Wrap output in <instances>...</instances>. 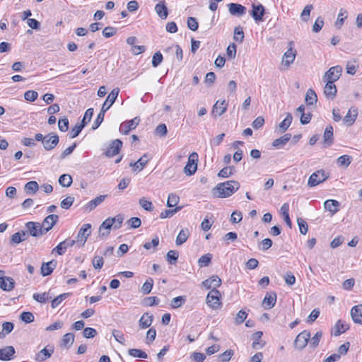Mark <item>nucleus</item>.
Returning <instances> with one entry per match:
<instances>
[{
	"mask_svg": "<svg viewBox=\"0 0 362 362\" xmlns=\"http://www.w3.org/2000/svg\"><path fill=\"white\" fill-rule=\"evenodd\" d=\"M179 257V253L176 250H170L166 255V260L171 264H175Z\"/></svg>",
	"mask_w": 362,
	"mask_h": 362,
	"instance_id": "49530a36",
	"label": "nucleus"
},
{
	"mask_svg": "<svg viewBox=\"0 0 362 362\" xmlns=\"http://www.w3.org/2000/svg\"><path fill=\"white\" fill-rule=\"evenodd\" d=\"M342 67L341 66H335L331 67L325 72L323 80L324 81H337L341 76Z\"/></svg>",
	"mask_w": 362,
	"mask_h": 362,
	"instance_id": "6e6552de",
	"label": "nucleus"
},
{
	"mask_svg": "<svg viewBox=\"0 0 362 362\" xmlns=\"http://www.w3.org/2000/svg\"><path fill=\"white\" fill-rule=\"evenodd\" d=\"M313 8V6L311 4H308V5L305 6V7L303 10L301 15H300L303 21H308V19L310 18V11Z\"/></svg>",
	"mask_w": 362,
	"mask_h": 362,
	"instance_id": "e2e57ef3",
	"label": "nucleus"
},
{
	"mask_svg": "<svg viewBox=\"0 0 362 362\" xmlns=\"http://www.w3.org/2000/svg\"><path fill=\"white\" fill-rule=\"evenodd\" d=\"M310 339V332L304 330L299 333L295 339L294 346L299 350L303 349L308 344Z\"/></svg>",
	"mask_w": 362,
	"mask_h": 362,
	"instance_id": "0eeeda50",
	"label": "nucleus"
},
{
	"mask_svg": "<svg viewBox=\"0 0 362 362\" xmlns=\"http://www.w3.org/2000/svg\"><path fill=\"white\" fill-rule=\"evenodd\" d=\"M139 122L140 119L136 117L132 119L122 122L119 127V132L124 134H128L131 130L134 129L138 126Z\"/></svg>",
	"mask_w": 362,
	"mask_h": 362,
	"instance_id": "9d476101",
	"label": "nucleus"
},
{
	"mask_svg": "<svg viewBox=\"0 0 362 362\" xmlns=\"http://www.w3.org/2000/svg\"><path fill=\"white\" fill-rule=\"evenodd\" d=\"M234 173V167L227 166L222 168L218 173V176L221 177H228Z\"/></svg>",
	"mask_w": 362,
	"mask_h": 362,
	"instance_id": "864d4df0",
	"label": "nucleus"
},
{
	"mask_svg": "<svg viewBox=\"0 0 362 362\" xmlns=\"http://www.w3.org/2000/svg\"><path fill=\"white\" fill-rule=\"evenodd\" d=\"M122 146V142L119 139L113 140L110 147L105 151V156L107 157H113L118 154Z\"/></svg>",
	"mask_w": 362,
	"mask_h": 362,
	"instance_id": "4468645a",
	"label": "nucleus"
},
{
	"mask_svg": "<svg viewBox=\"0 0 362 362\" xmlns=\"http://www.w3.org/2000/svg\"><path fill=\"white\" fill-rule=\"evenodd\" d=\"M57 264V261L54 259L48 262L43 263L41 267V274L43 276L50 275L52 273L54 268L56 267Z\"/></svg>",
	"mask_w": 362,
	"mask_h": 362,
	"instance_id": "393cba45",
	"label": "nucleus"
},
{
	"mask_svg": "<svg viewBox=\"0 0 362 362\" xmlns=\"http://www.w3.org/2000/svg\"><path fill=\"white\" fill-rule=\"evenodd\" d=\"M112 226H114L112 224V220H111L110 218H107L100 226V234L102 236L107 235L110 233V230Z\"/></svg>",
	"mask_w": 362,
	"mask_h": 362,
	"instance_id": "c756f323",
	"label": "nucleus"
},
{
	"mask_svg": "<svg viewBox=\"0 0 362 362\" xmlns=\"http://www.w3.org/2000/svg\"><path fill=\"white\" fill-rule=\"evenodd\" d=\"M91 225L90 223H86L82 226L78 233L76 236L77 243H81V245H84L90 233Z\"/></svg>",
	"mask_w": 362,
	"mask_h": 362,
	"instance_id": "f8f14e48",
	"label": "nucleus"
},
{
	"mask_svg": "<svg viewBox=\"0 0 362 362\" xmlns=\"http://www.w3.org/2000/svg\"><path fill=\"white\" fill-rule=\"evenodd\" d=\"M33 298L35 300L40 303H45L52 298V296L49 292H44L42 293H34Z\"/></svg>",
	"mask_w": 362,
	"mask_h": 362,
	"instance_id": "f704fd0d",
	"label": "nucleus"
},
{
	"mask_svg": "<svg viewBox=\"0 0 362 362\" xmlns=\"http://www.w3.org/2000/svg\"><path fill=\"white\" fill-rule=\"evenodd\" d=\"M106 111H107V108H105L104 107H101L100 112L98 115L97 118L95 119V120L93 124V127H92L93 129H96L97 128H98V127L100 125V124L103 122L105 113Z\"/></svg>",
	"mask_w": 362,
	"mask_h": 362,
	"instance_id": "a19ab883",
	"label": "nucleus"
},
{
	"mask_svg": "<svg viewBox=\"0 0 362 362\" xmlns=\"http://www.w3.org/2000/svg\"><path fill=\"white\" fill-rule=\"evenodd\" d=\"M291 138V134H285L282 136L275 139L272 145L276 148H281L284 146Z\"/></svg>",
	"mask_w": 362,
	"mask_h": 362,
	"instance_id": "72a5a7b5",
	"label": "nucleus"
},
{
	"mask_svg": "<svg viewBox=\"0 0 362 362\" xmlns=\"http://www.w3.org/2000/svg\"><path fill=\"white\" fill-rule=\"evenodd\" d=\"M324 143L326 146H329L333 143V127L331 125L325 128L323 134Z\"/></svg>",
	"mask_w": 362,
	"mask_h": 362,
	"instance_id": "2f4dec72",
	"label": "nucleus"
},
{
	"mask_svg": "<svg viewBox=\"0 0 362 362\" xmlns=\"http://www.w3.org/2000/svg\"><path fill=\"white\" fill-rule=\"evenodd\" d=\"M227 103L225 100L222 101H216V103L214 105L211 114L214 117L221 116L224 114L227 110Z\"/></svg>",
	"mask_w": 362,
	"mask_h": 362,
	"instance_id": "2eb2a0df",
	"label": "nucleus"
},
{
	"mask_svg": "<svg viewBox=\"0 0 362 362\" xmlns=\"http://www.w3.org/2000/svg\"><path fill=\"white\" fill-rule=\"evenodd\" d=\"M234 352L231 349L226 350L218 356V358L221 362H228L233 356Z\"/></svg>",
	"mask_w": 362,
	"mask_h": 362,
	"instance_id": "bf43d9fd",
	"label": "nucleus"
},
{
	"mask_svg": "<svg viewBox=\"0 0 362 362\" xmlns=\"http://www.w3.org/2000/svg\"><path fill=\"white\" fill-rule=\"evenodd\" d=\"M322 337V332L321 331H318L315 333V334L310 338V346L313 349L316 348L319 345V342Z\"/></svg>",
	"mask_w": 362,
	"mask_h": 362,
	"instance_id": "5fc2aeb1",
	"label": "nucleus"
},
{
	"mask_svg": "<svg viewBox=\"0 0 362 362\" xmlns=\"http://www.w3.org/2000/svg\"><path fill=\"white\" fill-rule=\"evenodd\" d=\"M15 281L11 277H0V288L6 291H10L14 288Z\"/></svg>",
	"mask_w": 362,
	"mask_h": 362,
	"instance_id": "4be33fe9",
	"label": "nucleus"
},
{
	"mask_svg": "<svg viewBox=\"0 0 362 362\" xmlns=\"http://www.w3.org/2000/svg\"><path fill=\"white\" fill-rule=\"evenodd\" d=\"M297 223L299 226L300 233L305 235L308 232V224L302 218H297Z\"/></svg>",
	"mask_w": 362,
	"mask_h": 362,
	"instance_id": "774afa93",
	"label": "nucleus"
},
{
	"mask_svg": "<svg viewBox=\"0 0 362 362\" xmlns=\"http://www.w3.org/2000/svg\"><path fill=\"white\" fill-rule=\"evenodd\" d=\"M72 177L68 174H63L59 178V183L64 187H68L72 184Z\"/></svg>",
	"mask_w": 362,
	"mask_h": 362,
	"instance_id": "ea45409f",
	"label": "nucleus"
},
{
	"mask_svg": "<svg viewBox=\"0 0 362 362\" xmlns=\"http://www.w3.org/2000/svg\"><path fill=\"white\" fill-rule=\"evenodd\" d=\"M234 40L238 42H243L244 40V32L243 28L240 25L236 26L234 29Z\"/></svg>",
	"mask_w": 362,
	"mask_h": 362,
	"instance_id": "a18cd8bd",
	"label": "nucleus"
},
{
	"mask_svg": "<svg viewBox=\"0 0 362 362\" xmlns=\"http://www.w3.org/2000/svg\"><path fill=\"white\" fill-rule=\"evenodd\" d=\"M139 204L146 211H152L153 210L152 202L147 200L145 197L139 199Z\"/></svg>",
	"mask_w": 362,
	"mask_h": 362,
	"instance_id": "3c124183",
	"label": "nucleus"
},
{
	"mask_svg": "<svg viewBox=\"0 0 362 362\" xmlns=\"http://www.w3.org/2000/svg\"><path fill=\"white\" fill-rule=\"evenodd\" d=\"M129 354L132 357L140 358H147L148 355L141 349H130L128 351Z\"/></svg>",
	"mask_w": 362,
	"mask_h": 362,
	"instance_id": "de8ad7c7",
	"label": "nucleus"
},
{
	"mask_svg": "<svg viewBox=\"0 0 362 362\" xmlns=\"http://www.w3.org/2000/svg\"><path fill=\"white\" fill-rule=\"evenodd\" d=\"M352 160V158L348 155L341 156L337 158V164L340 167L347 168Z\"/></svg>",
	"mask_w": 362,
	"mask_h": 362,
	"instance_id": "79ce46f5",
	"label": "nucleus"
},
{
	"mask_svg": "<svg viewBox=\"0 0 362 362\" xmlns=\"http://www.w3.org/2000/svg\"><path fill=\"white\" fill-rule=\"evenodd\" d=\"M153 281L152 279L146 280L141 287V291L144 294H148L153 288Z\"/></svg>",
	"mask_w": 362,
	"mask_h": 362,
	"instance_id": "13d9d810",
	"label": "nucleus"
},
{
	"mask_svg": "<svg viewBox=\"0 0 362 362\" xmlns=\"http://www.w3.org/2000/svg\"><path fill=\"white\" fill-rule=\"evenodd\" d=\"M334 336H339L342 333H344L349 329V325L346 323L344 321L339 320L334 325Z\"/></svg>",
	"mask_w": 362,
	"mask_h": 362,
	"instance_id": "c85d7f7f",
	"label": "nucleus"
},
{
	"mask_svg": "<svg viewBox=\"0 0 362 362\" xmlns=\"http://www.w3.org/2000/svg\"><path fill=\"white\" fill-rule=\"evenodd\" d=\"M240 188V183L236 180H229L218 184L214 189L213 192L216 197L226 198L230 197Z\"/></svg>",
	"mask_w": 362,
	"mask_h": 362,
	"instance_id": "f257e3e1",
	"label": "nucleus"
},
{
	"mask_svg": "<svg viewBox=\"0 0 362 362\" xmlns=\"http://www.w3.org/2000/svg\"><path fill=\"white\" fill-rule=\"evenodd\" d=\"M221 293L217 289H212L206 296V304L214 308L217 309L221 305Z\"/></svg>",
	"mask_w": 362,
	"mask_h": 362,
	"instance_id": "20e7f679",
	"label": "nucleus"
},
{
	"mask_svg": "<svg viewBox=\"0 0 362 362\" xmlns=\"http://www.w3.org/2000/svg\"><path fill=\"white\" fill-rule=\"evenodd\" d=\"M326 84L324 88V93L325 96L329 99H334L337 95V89L332 81H325Z\"/></svg>",
	"mask_w": 362,
	"mask_h": 362,
	"instance_id": "a211bd4d",
	"label": "nucleus"
},
{
	"mask_svg": "<svg viewBox=\"0 0 362 362\" xmlns=\"http://www.w3.org/2000/svg\"><path fill=\"white\" fill-rule=\"evenodd\" d=\"M93 108H88L83 115V119L81 121V125H83L85 127L88 122H89L93 117Z\"/></svg>",
	"mask_w": 362,
	"mask_h": 362,
	"instance_id": "052dcab7",
	"label": "nucleus"
},
{
	"mask_svg": "<svg viewBox=\"0 0 362 362\" xmlns=\"http://www.w3.org/2000/svg\"><path fill=\"white\" fill-rule=\"evenodd\" d=\"M292 115L291 113H287L286 118L279 124L281 132H285L291 125L292 122Z\"/></svg>",
	"mask_w": 362,
	"mask_h": 362,
	"instance_id": "c03bdc74",
	"label": "nucleus"
},
{
	"mask_svg": "<svg viewBox=\"0 0 362 362\" xmlns=\"http://www.w3.org/2000/svg\"><path fill=\"white\" fill-rule=\"evenodd\" d=\"M189 235V230L187 228L182 229L176 238V245H181L186 242Z\"/></svg>",
	"mask_w": 362,
	"mask_h": 362,
	"instance_id": "c9c22d12",
	"label": "nucleus"
},
{
	"mask_svg": "<svg viewBox=\"0 0 362 362\" xmlns=\"http://www.w3.org/2000/svg\"><path fill=\"white\" fill-rule=\"evenodd\" d=\"M149 159V156L145 153L137 161L130 163L129 165L133 168L134 171L140 172L148 163Z\"/></svg>",
	"mask_w": 362,
	"mask_h": 362,
	"instance_id": "dca6fc26",
	"label": "nucleus"
},
{
	"mask_svg": "<svg viewBox=\"0 0 362 362\" xmlns=\"http://www.w3.org/2000/svg\"><path fill=\"white\" fill-rule=\"evenodd\" d=\"M15 352V349L12 346H7L0 349V360L9 361L12 359Z\"/></svg>",
	"mask_w": 362,
	"mask_h": 362,
	"instance_id": "aec40b11",
	"label": "nucleus"
},
{
	"mask_svg": "<svg viewBox=\"0 0 362 362\" xmlns=\"http://www.w3.org/2000/svg\"><path fill=\"white\" fill-rule=\"evenodd\" d=\"M71 296V293H64L59 295L54 299H52L51 302V306L52 308H56L57 306L60 305V303L65 300L66 298Z\"/></svg>",
	"mask_w": 362,
	"mask_h": 362,
	"instance_id": "58836bf2",
	"label": "nucleus"
},
{
	"mask_svg": "<svg viewBox=\"0 0 362 362\" xmlns=\"http://www.w3.org/2000/svg\"><path fill=\"white\" fill-rule=\"evenodd\" d=\"M119 92V89L116 88H114L107 95L105 101L103 104L102 107L107 108V110L110 109V107L113 105L115 101L116 100L118 94Z\"/></svg>",
	"mask_w": 362,
	"mask_h": 362,
	"instance_id": "412c9836",
	"label": "nucleus"
},
{
	"mask_svg": "<svg viewBox=\"0 0 362 362\" xmlns=\"http://www.w3.org/2000/svg\"><path fill=\"white\" fill-rule=\"evenodd\" d=\"M66 250V243L62 241L52 250V253L57 252L59 255H62L65 253Z\"/></svg>",
	"mask_w": 362,
	"mask_h": 362,
	"instance_id": "69168bd1",
	"label": "nucleus"
},
{
	"mask_svg": "<svg viewBox=\"0 0 362 362\" xmlns=\"http://www.w3.org/2000/svg\"><path fill=\"white\" fill-rule=\"evenodd\" d=\"M74 202V197L69 196L61 202V207L64 209H68L71 207Z\"/></svg>",
	"mask_w": 362,
	"mask_h": 362,
	"instance_id": "338daca9",
	"label": "nucleus"
},
{
	"mask_svg": "<svg viewBox=\"0 0 362 362\" xmlns=\"http://www.w3.org/2000/svg\"><path fill=\"white\" fill-rule=\"evenodd\" d=\"M59 220V216L56 214H50L47 216L40 223L42 228L45 234L49 231Z\"/></svg>",
	"mask_w": 362,
	"mask_h": 362,
	"instance_id": "9b49d317",
	"label": "nucleus"
},
{
	"mask_svg": "<svg viewBox=\"0 0 362 362\" xmlns=\"http://www.w3.org/2000/svg\"><path fill=\"white\" fill-rule=\"evenodd\" d=\"M180 198L175 194L171 193L168 195V201H167V206L173 207L177 204L179 202Z\"/></svg>",
	"mask_w": 362,
	"mask_h": 362,
	"instance_id": "6e6d98bb",
	"label": "nucleus"
},
{
	"mask_svg": "<svg viewBox=\"0 0 362 362\" xmlns=\"http://www.w3.org/2000/svg\"><path fill=\"white\" fill-rule=\"evenodd\" d=\"M264 7L262 4H252V10L250 14L255 21H262L264 15Z\"/></svg>",
	"mask_w": 362,
	"mask_h": 362,
	"instance_id": "f3484780",
	"label": "nucleus"
},
{
	"mask_svg": "<svg viewBox=\"0 0 362 362\" xmlns=\"http://www.w3.org/2000/svg\"><path fill=\"white\" fill-rule=\"evenodd\" d=\"M186 300V297L184 296H180L174 298L170 303V306L173 308H178L182 305V304L185 303Z\"/></svg>",
	"mask_w": 362,
	"mask_h": 362,
	"instance_id": "09e8293b",
	"label": "nucleus"
},
{
	"mask_svg": "<svg viewBox=\"0 0 362 362\" xmlns=\"http://www.w3.org/2000/svg\"><path fill=\"white\" fill-rule=\"evenodd\" d=\"M305 100V103L308 105H313L314 103H315L317 101V97L315 92L311 88L308 89L306 93Z\"/></svg>",
	"mask_w": 362,
	"mask_h": 362,
	"instance_id": "4c0bfd02",
	"label": "nucleus"
},
{
	"mask_svg": "<svg viewBox=\"0 0 362 362\" xmlns=\"http://www.w3.org/2000/svg\"><path fill=\"white\" fill-rule=\"evenodd\" d=\"M198 154L192 152L188 157L187 165L184 168V173L187 176L193 175L197 170Z\"/></svg>",
	"mask_w": 362,
	"mask_h": 362,
	"instance_id": "f03ea898",
	"label": "nucleus"
},
{
	"mask_svg": "<svg viewBox=\"0 0 362 362\" xmlns=\"http://www.w3.org/2000/svg\"><path fill=\"white\" fill-rule=\"evenodd\" d=\"M155 11L157 15L161 19H166L168 16V10L165 1H159L155 6Z\"/></svg>",
	"mask_w": 362,
	"mask_h": 362,
	"instance_id": "b1692460",
	"label": "nucleus"
},
{
	"mask_svg": "<svg viewBox=\"0 0 362 362\" xmlns=\"http://www.w3.org/2000/svg\"><path fill=\"white\" fill-rule=\"evenodd\" d=\"M112 334L117 342L123 345L125 344L124 336L121 331L113 329L112 331Z\"/></svg>",
	"mask_w": 362,
	"mask_h": 362,
	"instance_id": "4d7b16f0",
	"label": "nucleus"
},
{
	"mask_svg": "<svg viewBox=\"0 0 362 362\" xmlns=\"http://www.w3.org/2000/svg\"><path fill=\"white\" fill-rule=\"evenodd\" d=\"M107 195H100L95 199L88 202L84 206L86 211L90 212L93 211L96 206L100 204L107 197Z\"/></svg>",
	"mask_w": 362,
	"mask_h": 362,
	"instance_id": "5701e85b",
	"label": "nucleus"
},
{
	"mask_svg": "<svg viewBox=\"0 0 362 362\" xmlns=\"http://www.w3.org/2000/svg\"><path fill=\"white\" fill-rule=\"evenodd\" d=\"M339 202L334 199H328L324 202V207L326 210L334 215L339 211Z\"/></svg>",
	"mask_w": 362,
	"mask_h": 362,
	"instance_id": "cd10ccee",
	"label": "nucleus"
},
{
	"mask_svg": "<svg viewBox=\"0 0 362 362\" xmlns=\"http://www.w3.org/2000/svg\"><path fill=\"white\" fill-rule=\"evenodd\" d=\"M39 189L36 181H30L25 185V190L28 194H35Z\"/></svg>",
	"mask_w": 362,
	"mask_h": 362,
	"instance_id": "37998d69",
	"label": "nucleus"
},
{
	"mask_svg": "<svg viewBox=\"0 0 362 362\" xmlns=\"http://www.w3.org/2000/svg\"><path fill=\"white\" fill-rule=\"evenodd\" d=\"M358 115L357 110L350 109L346 116L344 117V122L348 126H351L355 122Z\"/></svg>",
	"mask_w": 362,
	"mask_h": 362,
	"instance_id": "473e14b6",
	"label": "nucleus"
},
{
	"mask_svg": "<svg viewBox=\"0 0 362 362\" xmlns=\"http://www.w3.org/2000/svg\"><path fill=\"white\" fill-rule=\"evenodd\" d=\"M276 301V293L275 292H272L271 293L266 295L262 301V304L266 309H271L275 305Z\"/></svg>",
	"mask_w": 362,
	"mask_h": 362,
	"instance_id": "a878e982",
	"label": "nucleus"
},
{
	"mask_svg": "<svg viewBox=\"0 0 362 362\" xmlns=\"http://www.w3.org/2000/svg\"><path fill=\"white\" fill-rule=\"evenodd\" d=\"M351 316L355 323L362 325V304L355 305L351 308Z\"/></svg>",
	"mask_w": 362,
	"mask_h": 362,
	"instance_id": "6ab92c4d",
	"label": "nucleus"
},
{
	"mask_svg": "<svg viewBox=\"0 0 362 362\" xmlns=\"http://www.w3.org/2000/svg\"><path fill=\"white\" fill-rule=\"evenodd\" d=\"M187 27L192 31H196L199 28L197 19L194 17H189L187 21Z\"/></svg>",
	"mask_w": 362,
	"mask_h": 362,
	"instance_id": "0e129e2a",
	"label": "nucleus"
},
{
	"mask_svg": "<svg viewBox=\"0 0 362 362\" xmlns=\"http://www.w3.org/2000/svg\"><path fill=\"white\" fill-rule=\"evenodd\" d=\"M54 346L52 344H48L44 349L37 353L35 359L38 362L45 361L51 357L52 354L54 353Z\"/></svg>",
	"mask_w": 362,
	"mask_h": 362,
	"instance_id": "1a4fd4ad",
	"label": "nucleus"
},
{
	"mask_svg": "<svg viewBox=\"0 0 362 362\" xmlns=\"http://www.w3.org/2000/svg\"><path fill=\"white\" fill-rule=\"evenodd\" d=\"M58 128L61 132H65L69 129V119L67 117L59 119L58 121Z\"/></svg>",
	"mask_w": 362,
	"mask_h": 362,
	"instance_id": "680f3d73",
	"label": "nucleus"
},
{
	"mask_svg": "<svg viewBox=\"0 0 362 362\" xmlns=\"http://www.w3.org/2000/svg\"><path fill=\"white\" fill-rule=\"evenodd\" d=\"M59 139L55 133H49L45 135V139L42 141V146L45 150L52 151L59 144Z\"/></svg>",
	"mask_w": 362,
	"mask_h": 362,
	"instance_id": "39448f33",
	"label": "nucleus"
},
{
	"mask_svg": "<svg viewBox=\"0 0 362 362\" xmlns=\"http://www.w3.org/2000/svg\"><path fill=\"white\" fill-rule=\"evenodd\" d=\"M328 178L323 170H317L313 173L309 177L308 185L310 187H315L323 182Z\"/></svg>",
	"mask_w": 362,
	"mask_h": 362,
	"instance_id": "423d86ee",
	"label": "nucleus"
},
{
	"mask_svg": "<svg viewBox=\"0 0 362 362\" xmlns=\"http://www.w3.org/2000/svg\"><path fill=\"white\" fill-rule=\"evenodd\" d=\"M153 320V316L152 315H150L148 313H145L143 314V315L141 317L139 321V325L141 329H146L149 327Z\"/></svg>",
	"mask_w": 362,
	"mask_h": 362,
	"instance_id": "bb28decb",
	"label": "nucleus"
},
{
	"mask_svg": "<svg viewBox=\"0 0 362 362\" xmlns=\"http://www.w3.org/2000/svg\"><path fill=\"white\" fill-rule=\"evenodd\" d=\"M25 227L32 237L40 238L45 234L39 222L29 221L25 223Z\"/></svg>",
	"mask_w": 362,
	"mask_h": 362,
	"instance_id": "7ed1b4c3",
	"label": "nucleus"
},
{
	"mask_svg": "<svg viewBox=\"0 0 362 362\" xmlns=\"http://www.w3.org/2000/svg\"><path fill=\"white\" fill-rule=\"evenodd\" d=\"M182 209V206H177L174 209H165L161 212L160 217V218H166L172 217L177 212L180 211Z\"/></svg>",
	"mask_w": 362,
	"mask_h": 362,
	"instance_id": "8fccbe9b",
	"label": "nucleus"
},
{
	"mask_svg": "<svg viewBox=\"0 0 362 362\" xmlns=\"http://www.w3.org/2000/svg\"><path fill=\"white\" fill-rule=\"evenodd\" d=\"M74 341V334L73 333H66L62 337L61 346L69 348Z\"/></svg>",
	"mask_w": 362,
	"mask_h": 362,
	"instance_id": "e433bc0d",
	"label": "nucleus"
},
{
	"mask_svg": "<svg viewBox=\"0 0 362 362\" xmlns=\"http://www.w3.org/2000/svg\"><path fill=\"white\" fill-rule=\"evenodd\" d=\"M296 51L293 50L291 47H290L284 54L283 56V63L288 66L291 64L295 58H296Z\"/></svg>",
	"mask_w": 362,
	"mask_h": 362,
	"instance_id": "7c9ffc66",
	"label": "nucleus"
},
{
	"mask_svg": "<svg viewBox=\"0 0 362 362\" xmlns=\"http://www.w3.org/2000/svg\"><path fill=\"white\" fill-rule=\"evenodd\" d=\"M212 255L210 253L202 255L198 260V264L200 267H207L211 262Z\"/></svg>",
	"mask_w": 362,
	"mask_h": 362,
	"instance_id": "603ef678",
	"label": "nucleus"
},
{
	"mask_svg": "<svg viewBox=\"0 0 362 362\" xmlns=\"http://www.w3.org/2000/svg\"><path fill=\"white\" fill-rule=\"evenodd\" d=\"M229 13L235 16H242L246 13V7L244 6L237 4V3H230L228 4Z\"/></svg>",
	"mask_w": 362,
	"mask_h": 362,
	"instance_id": "ddd939ff",
	"label": "nucleus"
}]
</instances>
